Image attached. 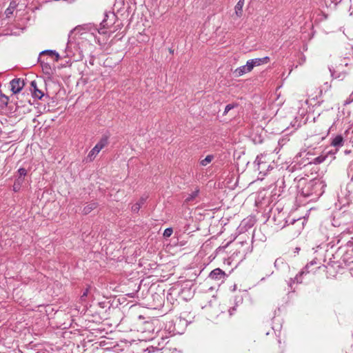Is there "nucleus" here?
I'll list each match as a JSON object with an SVG mask.
<instances>
[{"instance_id":"1","label":"nucleus","mask_w":353,"mask_h":353,"mask_svg":"<svg viewBox=\"0 0 353 353\" xmlns=\"http://www.w3.org/2000/svg\"><path fill=\"white\" fill-rule=\"evenodd\" d=\"M116 18L117 17L114 13H110V14H106L105 18L101 23V27L99 32L103 34H112L118 30L117 27H113L116 21Z\"/></svg>"},{"instance_id":"2","label":"nucleus","mask_w":353,"mask_h":353,"mask_svg":"<svg viewBox=\"0 0 353 353\" xmlns=\"http://www.w3.org/2000/svg\"><path fill=\"white\" fill-rule=\"evenodd\" d=\"M108 137L106 136H103L96 144V145L90 151L88 155V158L90 159V161H92L100 152V151L108 145Z\"/></svg>"},{"instance_id":"3","label":"nucleus","mask_w":353,"mask_h":353,"mask_svg":"<svg viewBox=\"0 0 353 353\" xmlns=\"http://www.w3.org/2000/svg\"><path fill=\"white\" fill-rule=\"evenodd\" d=\"M10 90L13 94L19 93L24 87V81L21 79H14L10 83Z\"/></svg>"},{"instance_id":"4","label":"nucleus","mask_w":353,"mask_h":353,"mask_svg":"<svg viewBox=\"0 0 353 353\" xmlns=\"http://www.w3.org/2000/svg\"><path fill=\"white\" fill-rule=\"evenodd\" d=\"M270 58L268 57H265L263 58H256L253 59H250L248 61V64L250 65L249 67L251 68L252 70L256 66H259L263 64H266L269 63Z\"/></svg>"},{"instance_id":"5","label":"nucleus","mask_w":353,"mask_h":353,"mask_svg":"<svg viewBox=\"0 0 353 353\" xmlns=\"http://www.w3.org/2000/svg\"><path fill=\"white\" fill-rule=\"evenodd\" d=\"M249 66H250V65L248 64V62L247 61V63L245 65H243V66H241V67L236 68L234 72L235 77H239L245 73L251 72L252 70Z\"/></svg>"},{"instance_id":"6","label":"nucleus","mask_w":353,"mask_h":353,"mask_svg":"<svg viewBox=\"0 0 353 353\" xmlns=\"http://www.w3.org/2000/svg\"><path fill=\"white\" fill-rule=\"evenodd\" d=\"M31 86L33 88L32 96L34 98L41 99L43 96V92L37 88V83L35 81L31 82Z\"/></svg>"},{"instance_id":"7","label":"nucleus","mask_w":353,"mask_h":353,"mask_svg":"<svg viewBox=\"0 0 353 353\" xmlns=\"http://www.w3.org/2000/svg\"><path fill=\"white\" fill-rule=\"evenodd\" d=\"M225 274V272H223L220 268H216L214 270H212L210 274V277L212 279H220L221 276H224Z\"/></svg>"},{"instance_id":"8","label":"nucleus","mask_w":353,"mask_h":353,"mask_svg":"<svg viewBox=\"0 0 353 353\" xmlns=\"http://www.w3.org/2000/svg\"><path fill=\"white\" fill-rule=\"evenodd\" d=\"M244 5V0H239L235 6V14L237 17H241L243 14V7Z\"/></svg>"},{"instance_id":"9","label":"nucleus","mask_w":353,"mask_h":353,"mask_svg":"<svg viewBox=\"0 0 353 353\" xmlns=\"http://www.w3.org/2000/svg\"><path fill=\"white\" fill-rule=\"evenodd\" d=\"M98 206L97 203H91L88 205H86L83 210L82 212L83 214H88L90 213L93 210L96 209Z\"/></svg>"},{"instance_id":"10","label":"nucleus","mask_w":353,"mask_h":353,"mask_svg":"<svg viewBox=\"0 0 353 353\" xmlns=\"http://www.w3.org/2000/svg\"><path fill=\"white\" fill-rule=\"evenodd\" d=\"M343 138L341 135H337L332 141L331 145L334 147L343 145Z\"/></svg>"},{"instance_id":"11","label":"nucleus","mask_w":353,"mask_h":353,"mask_svg":"<svg viewBox=\"0 0 353 353\" xmlns=\"http://www.w3.org/2000/svg\"><path fill=\"white\" fill-rule=\"evenodd\" d=\"M213 159H214V156L211 155V154H209L205 159L201 160L200 164L202 166H206L209 163H210Z\"/></svg>"},{"instance_id":"12","label":"nucleus","mask_w":353,"mask_h":353,"mask_svg":"<svg viewBox=\"0 0 353 353\" xmlns=\"http://www.w3.org/2000/svg\"><path fill=\"white\" fill-rule=\"evenodd\" d=\"M16 8V3L15 2H11L10 4V6L6 10L5 14L7 17H10L14 11V10Z\"/></svg>"},{"instance_id":"13","label":"nucleus","mask_w":353,"mask_h":353,"mask_svg":"<svg viewBox=\"0 0 353 353\" xmlns=\"http://www.w3.org/2000/svg\"><path fill=\"white\" fill-rule=\"evenodd\" d=\"M42 54H48L50 56H51L52 57H55V61H59V55L57 52H56L55 51H52V50H46V51H43L41 53Z\"/></svg>"},{"instance_id":"14","label":"nucleus","mask_w":353,"mask_h":353,"mask_svg":"<svg viewBox=\"0 0 353 353\" xmlns=\"http://www.w3.org/2000/svg\"><path fill=\"white\" fill-rule=\"evenodd\" d=\"M9 101V98L6 94L1 93L0 94V103L4 106H7Z\"/></svg>"},{"instance_id":"15","label":"nucleus","mask_w":353,"mask_h":353,"mask_svg":"<svg viewBox=\"0 0 353 353\" xmlns=\"http://www.w3.org/2000/svg\"><path fill=\"white\" fill-rule=\"evenodd\" d=\"M199 194V190H195L194 192H193L187 199H186V201H190L192 200H193L196 196H197Z\"/></svg>"},{"instance_id":"16","label":"nucleus","mask_w":353,"mask_h":353,"mask_svg":"<svg viewBox=\"0 0 353 353\" xmlns=\"http://www.w3.org/2000/svg\"><path fill=\"white\" fill-rule=\"evenodd\" d=\"M141 207V204L140 203H136L132 206V211L134 212H138Z\"/></svg>"},{"instance_id":"17","label":"nucleus","mask_w":353,"mask_h":353,"mask_svg":"<svg viewBox=\"0 0 353 353\" xmlns=\"http://www.w3.org/2000/svg\"><path fill=\"white\" fill-rule=\"evenodd\" d=\"M172 232H173V230L171 228H167L164 230L163 236L170 237L172 235Z\"/></svg>"},{"instance_id":"18","label":"nucleus","mask_w":353,"mask_h":353,"mask_svg":"<svg viewBox=\"0 0 353 353\" xmlns=\"http://www.w3.org/2000/svg\"><path fill=\"white\" fill-rule=\"evenodd\" d=\"M234 106H235V105H233V104H228V105H227L225 106V110H224L223 114H228V112L230 110H232V109H233V108H234Z\"/></svg>"},{"instance_id":"19","label":"nucleus","mask_w":353,"mask_h":353,"mask_svg":"<svg viewBox=\"0 0 353 353\" xmlns=\"http://www.w3.org/2000/svg\"><path fill=\"white\" fill-rule=\"evenodd\" d=\"M18 172L20 176H26L27 174V171L23 168H19Z\"/></svg>"},{"instance_id":"20","label":"nucleus","mask_w":353,"mask_h":353,"mask_svg":"<svg viewBox=\"0 0 353 353\" xmlns=\"http://www.w3.org/2000/svg\"><path fill=\"white\" fill-rule=\"evenodd\" d=\"M325 157H318L314 159V161L317 163H321L325 160Z\"/></svg>"},{"instance_id":"21","label":"nucleus","mask_w":353,"mask_h":353,"mask_svg":"<svg viewBox=\"0 0 353 353\" xmlns=\"http://www.w3.org/2000/svg\"><path fill=\"white\" fill-rule=\"evenodd\" d=\"M50 67H49V65H44V66L43 67V70H46V71H47L48 70H50Z\"/></svg>"},{"instance_id":"22","label":"nucleus","mask_w":353,"mask_h":353,"mask_svg":"<svg viewBox=\"0 0 353 353\" xmlns=\"http://www.w3.org/2000/svg\"><path fill=\"white\" fill-rule=\"evenodd\" d=\"M144 199L141 198L137 203H140L141 205L144 203Z\"/></svg>"},{"instance_id":"23","label":"nucleus","mask_w":353,"mask_h":353,"mask_svg":"<svg viewBox=\"0 0 353 353\" xmlns=\"http://www.w3.org/2000/svg\"><path fill=\"white\" fill-rule=\"evenodd\" d=\"M87 294H88V290H86V292H85L83 294L82 296H87Z\"/></svg>"}]
</instances>
